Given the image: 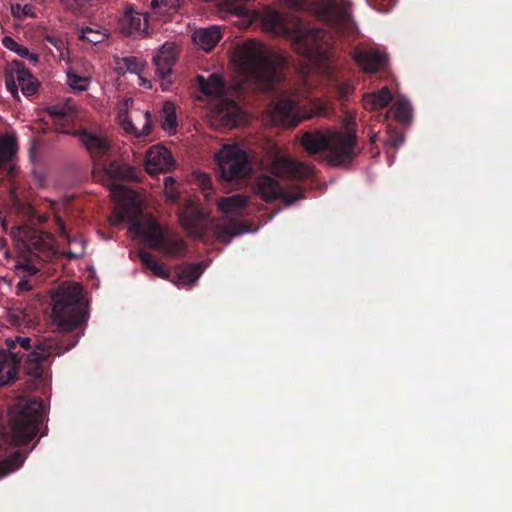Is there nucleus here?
<instances>
[{"label":"nucleus","instance_id":"nucleus-55","mask_svg":"<svg viewBox=\"0 0 512 512\" xmlns=\"http://www.w3.org/2000/svg\"><path fill=\"white\" fill-rule=\"evenodd\" d=\"M132 102H133V100H132L131 98H129V99H125V101H124V105L127 107V106H128V104H129V103H132Z\"/></svg>","mask_w":512,"mask_h":512},{"label":"nucleus","instance_id":"nucleus-12","mask_svg":"<svg viewBox=\"0 0 512 512\" xmlns=\"http://www.w3.org/2000/svg\"><path fill=\"white\" fill-rule=\"evenodd\" d=\"M254 190L266 202L281 199L286 205H291L303 198L304 195V190L300 186L295 185L287 190L280 185L278 180L269 175L258 176Z\"/></svg>","mask_w":512,"mask_h":512},{"label":"nucleus","instance_id":"nucleus-24","mask_svg":"<svg viewBox=\"0 0 512 512\" xmlns=\"http://www.w3.org/2000/svg\"><path fill=\"white\" fill-rule=\"evenodd\" d=\"M200 91L208 96L222 98L225 94V82L221 75L212 73L205 78L202 75L197 76Z\"/></svg>","mask_w":512,"mask_h":512},{"label":"nucleus","instance_id":"nucleus-9","mask_svg":"<svg viewBox=\"0 0 512 512\" xmlns=\"http://www.w3.org/2000/svg\"><path fill=\"white\" fill-rule=\"evenodd\" d=\"M103 175L107 178L110 192L119 201L132 203L135 199V192L132 189L118 183V181H136L138 179L134 167L119 163L117 161L105 162L99 168Z\"/></svg>","mask_w":512,"mask_h":512},{"label":"nucleus","instance_id":"nucleus-28","mask_svg":"<svg viewBox=\"0 0 512 512\" xmlns=\"http://www.w3.org/2000/svg\"><path fill=\"white\" fill-rule=\"evenodd\" d=\"M2 45L5 48L15 52L21 58L27 59L33 65H36L39 62V55L37 53H31L27 47L17 43L10 36L3 37Z\"/></svg>","mask_w":512,"mask_h":512},{"label":"nucleus","instance_id":"nucleus-49","mask_svg":"<svg viewBox=\"0 0 512 512\" xmlns=\"http://www.w3.org/2000/svg\"><path fill=\"white\" fill-rule=\"evenodd\" d=\"M165 194L167 201L172 203L177 202L179 194L175 188L165 189Z\"/></svg>","mask_w":512,"mask_h":512},{"label":"nucleus","instance_id":"nucleus-14","mask_svg":"<svg viewBox=\"0 0 512 512\" xmlns=\"http://www.w3.org/2000/svg\"><path fill=\"white\" fill-rule=\"evenodd\" d=\"M272 174L277 177H284L291 180H300L307 178L310 173V167L302 162H298L289 156H276L270 165Z\"/></svg>","mask_w":512,"mask_h":512},{"label":"nucleus","instance_id":"nucleus-26","mask_svg":"<svg viewBox=\"0 0 512 512\" xmlns=\"http://www.w3.org/2000/svg\"><path fill=\"white\" fill-rule=\"evenodd\" d=\"M249 202V198L243 194H235L229 197H221L217 206L223 213H239L243 210Z\"/></svg>","mask_w":512,"mask_h":512},{"label":"nucleus","instance_id":"nucleus-20","mask_svg":"<svg viewBox=\"0 0 512 512\" xmlns=\"http://www.w3.org/2000/svg\"><path fill=\"white\" fill-rule=\"evenodd\" d=\"M54 221L57 231L60 236L64 238L70 248L64 253L69 260H75L85 255L86 242L82 237H72L68 234L65 222L59 217L55 216Z\"/></svg>","mask_w":512,"mask_h":512},{"label":"nucleus","instance_id":"nucleus-38","mask_svg":"<svg viewBox=\"0 0 512 512\" xmlns=\"http://www.w3.org/2000/svg\"><path fill=\"white\" fill-rule=\"evenodd\" d=\"M9 322L16 327H31L32 319L22 310H13L9 313Z\"/></svg>","mask_w":512,"mask_h":512},{"label":"nucleus","instance_id":"nucleus-34","mask_svg":"<svg viewBox=\"0 0 512 512\" xmlns=\"http://www.w3.org/2000/svg\"><path fill=\"white\" fill-rule=\"evenodd\" d=\"M158 251L171 257H179L185 254L186 244L181 239H170L166 237L163 247L159 248Z\"/></svg>","mask_w":512,"mask_h":512},{"label":"nucleus","instance_id":"nucleus-51","mask_svg":"<svg viewBox=\"0 0 512 512\" xmlns=\"http://www.w3.org/2000/svg\"><path fill=\"white\" fill-rule=\"evenodd\" d=\"M174 185H175V180H174V178H172V177H166V178L164 179V186H165V189L174 188Z\"/></svg>","mask_w":512,"mask_h":512},{"label":"nucleus","instance_id":"nucleus-4","mask_svg":"<svg viewBox=\"0 0 512 512\" xmlns=\"http://www.w3.org/2000/svg\"><path fill=\"white\" fill-rule=\"evenodd\" d=\"M346 131H308L301 138L304 150L315 155L326 151L329 163L341 166L351 163L358 155L357 124L354 116L345 119Z\"/></svg>","mask_w":512,"mask_h":512},{"label":"nucleus","instance_id":"nucleus-7","mask_svg":"<svg viewBox=\"0 0 512 512\" xmlns=\"http://www.w3.org/2000/svg\"><path fill=\"white\" fill-rule=\"evenodd\" d=\"M309 90L289 87L280 95L272 110L273 119L286 127H296L302 120L310 119L314 114H322L323 109L318 112L308 111L304 104Z\"/></svg>","mask_w":512,"mask_h":512},{"label":"nucleus","instance_id":"nucleus-2","mask_svg":"<svg viewBox=\"0 0 512 512\" xmlns=\"http://www.w3.org/2000/svg\"><path fill=\"white\" fill-rule=\"evenodd\" d=\"M233 59L243 83L259 92L274 91L283 79L287 65L284 56L270 53L256 40H246L235 48Z\"/></svg>","mask_w":512,"mask_h":512},{"label":"nucleus","instance_id":"nucleus-15","mask_svg":"<svg viewBox=\"0 0 512 512\" xmlns=\"http://www.w3.org/2000/svg\"><path fill=\"white\" fill-rule=\"evenodd\" d=\"M130 231L139 235L152 249L159 250L163 247L166 235L161 226L154 221L142 223L137 217H130Z\"/></svg>","mask_w":512,"mask_h":512},{"label":"nucleus","instance_id":"nucleus-50","mask_svg":"<svg viewBox=\"0 0 512 512\" xmlns=\"http://www.w3.org/2000/svg\"><path fill=\"white\" fill-rule=\"evenodd\" d=\"M0 252L3 253V256L6 259L11 258V254H10V251L8 249L7 240L4 237H0Z\"/></svg>","mask_w":512,"mask_h":512},{"label":"nucleus","instance_id":"nucleus-6","mask_svg":"<svg viewBox=\"0 0 512 512\" xmlns=\"http://www.w3.org/2000/svg\"><path fill=\"white\" fill-rule=\"evenodd\" d=\"M19 235L23 251L16 260V269H22L29 275H34L39 271L33 264L34 258L48 262L58 253L54 236L50 232L23 227L19 230Z\"/></svg>","mask_w":512,"mask_h":512},{"label":"nucleus","instance_id":"nucleus-31","mask_svg":"<svg viewBox=\"0 0 512 512\" xmlns=\"http://www.w3.org/2000/svg\"><path fill=\"white\" fill-rule=\"evenodd\" d=\"M25 456L20 451H15L3 461L0 462V478H3L11 472L17 470L23 464Z\"/></svg>","mask_w":512,"mask_h":512},{"label":"nucleus","instance_id":"nucleus-35","mask_svg":"<svg viewBox=\"0 0 512 512\" xmlns=\"http://www.w3.org/2000/svg\"><path fill=\"white\" fill-rule=\"evenodd\" d=\"M392 111L397 121L403 124L411 120L412 108L406 99H397L392 105Z\"/></svg>","mask_w":512,"mask_h":512},{"label":"nucleus","instance_id":"nucleus-30","mask_svg":"<svg viewBox=\"0 0 512 512\" xmlns=\"http://www.w3.org/2000/svg\"><path fill=\"white\" fill-rule=\"evenodd\" d=\"M203 270L201 262L188 264L177 273V282L182 284H191L200 277Z\"/></svg>","mask_w":512,"mask_h":512},{"label":"nucleus","instance_id":"nucleus-23","mask_svg":"<svg viewBox=\"0 0 512 512\" xmlns=\"http://www.w3.org/2000/svg\"><path fill=\"white\" fill-rule=\"evenodd\" d=\"M192 39L202 50L210 52L220 41L221 32L216 26L200 28L194 31Z\"/></svg>","mask_w":512,"mask_h":512},{"label":"nucleus","instance_id":"nucleus-17","mask_svg":"<svg viewBox=\"0 0 512 512\" xmlns=\"http://www.w3.org/2000/svg\"><path fill=\"white\" fill-rule=\"evenodd\" d=\"M147 22L146 14L136 11L131 5H126L118 19L117 29L124 36H130L134 33L145 32Z\"/></svg>","mask_w":512,"mask_h":512},{"label":"nucleus","instance_id":"nucleus-57","mask_svg":"<svg viewBox=\"0 0 512 512\" xmlns=\"http://www.w3.org/2000/svg\"><path fill=\"white\" fill-rule=\"evenodd\" d=\"M122 115H123V112H122V109H121L120 112H119V117H122Z\"/></svg>","mask_w":512,"mask_h":512},{"label":"nucleus","instance_id":"nucleus-21","mask_svg":"<svg viewBox=\"0 0 512 512\" xmlns=\"http://www.w3.org/2000/svg\"><path fill=\"white\" fill-rule=\"evenodd\" d=\"M176 62V53L173 46L163 45L159 52L153 57L155 75L159 79H165L170 75L172 67Z\"/></svg>","mask_w":512,"mask_h":512},{"label":"nucleus","instance_id":"nucleus-47","mask_svg":"<svg viewBox=\"0 0 512 512\" xmlns=\"http://www.w3.org/2000/svg\"><path fill=\"white\" fill-rule=\"evenodd\" d=\"M138 256H139V259L140 261L146 266L147 269H151V267H153L154 264H156V260L154 259V257L148 253V252H145V251H140L138 253Z\"/></svg>","mask_w":512,"mask_h":512},{"label":"nucleus","instance_id":"nucleus-13","mask_svg":"<svg viewBox=\"0 0 512 512\" xmlns=\"http://www.w3.org/2000/svg\"><path fill=\"white\" fill-rule=\"evenodd\" d=\"M77 135L93 160L94 165L99 169L103 163L108 161L111 154L112 146L110 141L105 136L88 130H81Z\"/></svg>","mask_w":512,"mask_h":512},{"label":"nucleus","instance_id":"nucleus-39","mask_svg":"<svg viewBox=\"0 0 512 512\" xmlns=\"http://www.w3.org/2000/svg\"><path fill=\"white\" fill-rule=\"evenodd\" d=\"M181 4V0H152L151 6L159 9L162 14L175 12Z\"/></svg>","mask_w":512,"mask_h":512},{"label":"nucleus","instance_id":"nucleus-18","mask_svg":"<svg viewBox=\"0 0 512 512\" xmlns=\"http://www.w3.org/2000/svg\"><path fill=\"white\" fill-rule=\"evenodd\" d=\"M173 164L171 153L161 145L149 148L146 156V171L149 174L167 171Z\"/></svg>","mask_w":512,"mask_h":512},{"label":"nucleus","instance_id":"nucleus-29","mask_svg":"<svg viewBox=\"0 0 512 512\" xmlns=\"http://www.w3.org/2000/svg\"><path fill=\"white\" fill-rule=\"evenodd\" d=\"M145 68V63L138 57H123L117 62V73L124 75L126 72L134 73L140 76Z\"/></svg>","mask_w":512,"mask_h":512},{"label":"nucleus","instance_id":"nucleus-53","mask_svg":"<svg viewBox=\"0 0 512 512\" xmlns=\"http://www.w3.org/2000/svg\"><path fill=\"white\" fill-rule=\"evenodd\" d=\"M139 78V84L145 88H150L151 87V84H150V81L146 80L142 74H140V76H138Z\"/></svg>","mask_w":512,"mask_h":512},{"label":"nucleus","instance_id":"nucleus-3","mask_svg":"<svg viewBox=\"0 0 512 512\" xmlns=\"http://www.w3.org/2000/svg\"><path fill=\"white\" fill-rule=\"evenodd\" d=\"M266 32L292 41L295 51L308 60H321L327 56L330 46L327 32L310 28L297 17H288L273 9H267L261 17Z\"/></svg>","mask_w":512,"mask_h":512},{"label":"nucleus","instance_id":"nucleus-44","mask_svg":"<svg viewBox=\"0 0 512 512\" xmlns=\"http://www.w3.org/2000/svg\"><path fill=\"white\" fill-rule=\"evenodd\" d=\"M197 183L201 187L206 198L210 195V190H212V179L206 173H200L197 175Z\"/></svg>","mask_w":512,"mask_h":512},{"label":"nucleus","instance_id":"nucleus-48","mask_svg":"<svg viewBox=\"0 0 512 512\" xmlns=\"http://www.w3.org/2000/svg\"><path fill=\"white\" fill-rule=\"evenodd\" d=\"M138 256H139V259L140 261L146 266L147 269H151V267H153L154 264H156V260L154 259V257L148 253V252H145V251H140L138 253Z\"/></svg>","mask_w":512,"mask_h":512},{"label":"nucleus","instance_id":"nucleus-52","mask_svg":"<svg viewBox=\"0 0 512 512\" xmlns=\"http://www.w3.org/2000/svg\"><path fill=\"white\" fill-rule=\"evenodd\" d=\"M404 141V138L402 135H397L392 139V144L395 148H398Z\"/></svg>","mask_w":512,"mask_h":512},{"label":"nucleus","instance_id":"nucleus-5","mask_svg":"<svg viewBox=\"0 0 512 512\" xmlns=\"http://www.w3.org/2000/svg\"><path fill=\"white\" fill-rule=\"evenodd\" d=\"M45 418V403L35 397L30 400H20L9 410L10 433L7 440L15 445L28 444L38 433Z\"/></svg>","mask_w":512,"mask_h":512},{"label":"nucleus","instance_id":"nucleus-40","mask_svg":"<svg viewBox=\"0 0 512 512\" xmlns=\"http://www.w3.org/2000/svg\"><path fill=\"white\" fill-rule=\"evenodd\" d=\"M11 12L14 18L21 19L24 16L35 17V6L33 4L21 5L19 3L11 5Z\"/></svg>","mask_w":512,"mask_h":512},{"label":"nucleus","instance_id":"nucleus-19","mask_svg":"<svg viewBox=\"0 0 512 512\" xmlns=\"http://www.w3.org/2000/svg\"><path fill=\"white\" fill-rule=\"evenodd\" d=\"M18 150L16 138L12 135H0V174L12 176L15 166L12 163Z\"/></svg>","mask_w":512,"mask_h":512},{"label":"nucleus","instance_id":"nucleus-33","mask_svg":"<svg viewBox=\"0 0 512 512\" xmlns=\"http://www.w3.org/2000/svg\"><path fill=\"white\" fill-rule=\"evenodd\" d=\"M246 231L247 229L244 228L243 224L230 221L229 223L218 227L217 236L220 241L229 242L232 237L240 235Z\"/></svg>","mask_w":512,"mask_h":512},{"label":"nucleus","instance_id":"nucleus-56","mask_svg":"<svg viewBox=\"0 0 512 512\" xmlns=\"http://www.w3.org/2000/svg\"><path fill=\"white\" fill-rule=\"evenodd\" d=\"M145 116H146L147 119L150 117L149 111H146Z\"/></svg>","mask_w":512,"mask_h":512},{"label":"nucleus","instance_id":"nucleus-36","mask_svg":"<svg viewBox=\"0 0 512 512\" xmlns=\"http://www.w3.org/2000/svg\"><path fill=\"white\" fill-rule=\"evenodd\" d=\"M61 7L74 15H81L92 6L93 0H58Z\"/></svg>","mask_w":512,"mask_h":512},{"label":"nucleus","instance_id":"nucleus-27","mask_svg":"<svg viewBox=\"0 0 512 512\" xmlns=\"http://www.w3.org/2000/svg\"><path fill=\"white\" fill-rule=\"evenodd\" d=\"M239 111L240 107L235 101L223 99L219 116L225 126L235 127L239 122Z\"/></svg>","mask_w":512,"mask_h":512},{"label":"nucleus","instance_id":"nucleus-25","mask_svg":"<svg viewBox=\"0 0 512 512\" xmlns=\"http://www.w3.org/2000/svg\"><path fill=\"white\" fill-rule=\"evenodd\" d=\"M392 100V94L387 86L381 88L378 92L364 94L362 105L368 111H374L387 107Z\"/></svg>","mask_w":512,"mask_h":512},{"label":"nucleus","instance_id":"nucleus-16","mask_svg":"<svg viewBox=\"0 0 512 512\" xmlns=\"http://www.w3.org/2000/svg\"><path fill=\"white\" fill-rule=\"evenodd\" d=\"M178 216L181 226L190 235L199 236L203 233L202 222L206 215L195 202L188 200L179 211Z\"/></svg>","mask_w":512,"mask_h":512},{"label":"nucleus","instance_id":"nucleus-10","mask_svg":"<svg viewBox=\"0 0 512 512\" xmlns=\"http://www.w3.org/2000/svg\"><path fill=\"white\" fill-rule=\"evenodd\" d=\"M299 10H307L317 17L334 24L348 22L350 13L346 0H291Z\"/></svg>","mask_w":512,"mask_h":512},{"label":"nucleus","instance_id":"nucleus-8","mask_svg":"<svg viewBox=\"0 0 512 512\" xmlns=\"http://www.w3.org/2000/svg\"><path fill=\"white\" fill-rule=\"evenodd\" d=\"M218 179L224 187L244 180L252 171L246 152L238 145H224L216 154Z\"/></svg>","mask_w":512,"mask_h":512},{"label":"nucleus","instance_id":"nucleus-22","mask_svg":"<svg viewBox=\"0 0 512 512\" xmlns=\"http://www.w3.org/2000/svg\"><path fill=\"white\" fill-rule=\"evenodd\" d=\"M357 64L367 73H377L387 62V56L376 49L360 51L355 55Z\"/></svg>","mask_w":512,"mask_h":512},{"label":"nucleus","instance_id":"nucleus-32","mask_svg":"<svg viewBox=\"0 0 512 512\" xmlns=\"http://www.w3.org/2000/svg\"><path fill=\"white\" fill-rule=\"evenodd\" d=\"M161 126L165 131H175L177 127V118L175 106L172 102H165L161 112Z\"/></svg>","mask_w":512,"mask_h":512},{"label":"nucleus","instance_id":"nucleus-11","mask_svg":"<svg viewBox=\"0 0 512 512\" xmlns=\"http://www.w3.org/2000/svg\"><path fill=\"white\" fill-rule=\"evenodd\" d=\"M6 89L16 99H19L18 87L22 93L29 97L37 93L39 81L19 60H13L4 71Z\"/></svg>","mask_w":512,"mask_h":512},{"label":"nucleus","instance_id":"nucleus-42","mask_svg":"<svg viewBox=\"0 0 512 512\" xmlns=\"http://www.w3.org/2000/svg\"><path fill=\"white\" fill-rule=\"evenodd\" d=\"M354 87L349 82H342L336 86L337 100L344 103L348 100L349 96L353 93Z\"/></svg>","mask_w":512,"mask_h":512},{"label":"nucleus","instance_id":"nucleus-43","mask_svg":"<svg viewBox=\"0 0 512 512\" xmlns=\"http://www.w3.org/2000/svg\"><path fill=\"white\" fill-rule=\"evenodd\" d=\"M43 41L53 46L60 53H62L63 50L66 49V42L56 34L45 35Z\"/></svg>","mask_w":512,"mask_h":512},{"label":"nucleus","instance_id":"nucleus-37","mask_svg":"<svg viewBox=\"0 0 512 512\" xmlns=\"http://www.w3.org/2000/svg\"><path fill=\"white\" fill-rule=\"evenodd\" d=\"M67 83L73 90L82 92L88 89L90 79L70 71L67 73Z\"/></svg>","mask_w":512,"mask_h":512},{"label":"nucleus","instance_id":"nucleus-46","mask_svg":"<svg viewBox=\"0 0 512 512\" xmlns=\"http://www.w3.org/2000/svg\"><path fill=\"white\" fill-rule=\"evenodd\" d=\"M150 270L153 272L154 275L160 278L168 279L170 277V271L166 269L163 264H160L158 262H156V264H154Z\"/></svg>","mask_w":512,"mask_h":512},{"label":"nucleus","instance_id":"nucleus-54","mask_svg":"<svg viewBox=\"0 0 512 512\" xmlns=\"http://www.w3.org/2000/svg\"><path fill=\"white\" fill-rule=\"evenodd\" d=\"M48 219H49V216L47 214H42V215H39L38 222L43 224L46 221H48Z\"/></svg>","mask_w":512,"mask_h":512},{"label":"nucleus","instance_id":"nucleus-41","mask_svg":"<svg viewBox=\"0 0 512 512\" xmlns=\"http://www.w3.org/2000/svg\"><path fill=\"white\" fill-rule=\"evenodd\" d=\"M80 38L89 43L98 44L104 40L105 34L90 27H85L81 30Z\"/></svg>","mask_w":512,"mask_h":512},{"label":"nucleus","instance_id":"nucleus-45","mask_svg":"<svg viewBox=\"0 0 512 512\" xmlns=\"http://www.w3.org/2000/svg\"><path fill=\"white\" fill-rule=\"evenodd\" d=\"M49 115L56 121H62L66 117V109L61 105H52L47 108Z\"/></svg>","mask_w":512,"mask_h":512},{"label":"nucleus","instance_id":"nucleus-1","mask_svg":"<svg viewBox=\"0 0 512 512\" xmlns=\"http://www.w3.org/2000/svg\"><path fill=\"white\" fill-rule=\"evenodd\" d=\"M52 300V319L59 334L52 337L16 335L6 338L7 350L0 349V386L17 379L21 364L28 375L41 378L44 361L60 356L77 345L83 333L71 332L85 326L89 317L82 286L64 283L56 289Z\"/></svg>","mask_w":512,"mask_h":512}]
</instances>
